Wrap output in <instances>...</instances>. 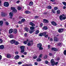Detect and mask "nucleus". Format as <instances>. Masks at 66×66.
<instances>
[{"mask_svg":"<svg viewBox=\"0 0 66 66\" xmlns=\"http://www.w3.org/2000/svg\"><path fill=\"white\" fill-rule=\"evenodd\" d=\"M43 23H41L40 24V27H43Z\"/></svg>","mask_w":66,"mask_h":66,"instance_id":"49","label":"nucleus"},{"mask_svg":"<svg viewBox=\"0 0 66 66\" xmlns=\"http://www.w3.org/2000/svg\"><path fill=\"white\" fill-rule=\"evenodd\" d=\"M43 29L45 30H47L48 29V27L46 26H44V27H43Z\"/></svg>","mask_w":66,"mask_h":66,"instance_id":"29","label":"nucleus"},{"mask_svg":"<svg viewBox=\"0 0 66 66\" xmlns=\"http://www.w3.org/2000/svg\"><path fill=\"white\" fill-rule=\"evenodd\" d=\"M48 49H49L50 48V45H48Z\"/></svg>","mask_w":66,"mask_h":66,"instance_id":"57","label":"nucleus"},{"mask_svg":"<svg viewBox=\"0 0 66 66\" xmlns=\"http://www.w3.org/2000/svg\"><path fill=\"white\" fill-rule=\"evenodd\" d=\"M9 37L10 38H13L14 37V36L12 34H11L9 36Z\"/></svg>","mask_w":66,"mask_h":66,"instance_id":"33","label":"nucleus"},{"mask_svg":"<svg viewBox=\"0 0 66 66\" xmlns=\"http://www.w3.org/2000/svg\"><path fill=\"white\" fill-rule=\"evenodd\" d=\"M24 29L25 31H26V32H29V28L26 27Z\"/></svg>","mask_w":66,"mask_h":66,"instance_id":"24","label":"nucleus"},{"mask_svg":"<svg viewBox=\"0 0 66 66\" xmlns=\"http://www.w3.org/2000/svg\"><path fill=\"white\" fill-rule=\"evenodd\" d=\"M54 10H56L58 9V8L57 7H54Z\"/></svg>","mask_w":66,"mask_h":66,"instance_id":"41","label":"nucleus"},{"mask_svg":"<svg viewBox=\"0 0 66 66\" xmlns=\"http://www.w3.org/2000/svg\"><path fill=\"white\" fill-rule=\"evenodd\" d=\"M27 33H26L24 34V36L25 37H27Z\"/></svg>","mask_w":66,"mask_h":66,"instance_id":"50","label":"nucleus"},{"mask_svg":"<svg viewBox=\"0 0 66 66\" xmlns=\"http://www.w3.org/2000/svg\"><path fill=\"white\" fill-rule=\"evenodd\" d=\"M1 13V16L2 17H6L7 15V14L5 13L4 12H2Z\"/></svg>","mask_w":66,"mask_h":66,"instance_id":"9","label":"nucleus"},{"mask_svg":"<svg viewBox=\"0 0 66 66\" xmlns=\"http://www.w3.org/2000/svg\"><path fill=\"white\" fill-rule=\"evenodd\" d=\"M17 10L19 11V10H21L22 9V7H21L20 6H18L17 8Z\"/></svg>","mask_w":66,"mask_h":66,"instance_id":"28","label":"nucleus"},{"mask_svg":"<svg viewBox=\"0 0 66 66\" xmlns=\"http://www.w3.org/2000/svg\"><path fill=\"white\" fill-rule=\"evenodd\" d=\"M25 14H28L31 13V12H30L29 11H25Z\"/></svg>","mask_w":66,"mask_h":66,"instance_id":"23","label":"nucleus"},{"mask_svg":"<svg viewBox=\"0 0 66 66\" xmlns=\"http://www.w3.org/2000/svg\"><path fill=\"white\" fill-rule=\"evenodd\" d=\"M29 6H32L33 4V2H30L29 3Z\"/></svg>","mask_w":66,"mask_h":66,"instance_id":"27","label":"nucleus"},{"mask_svg":"<svg viewBox=\"0 0 66 66\" xmlns=\"http://www.w3.org/2000/svg\"><path fill=\"white\" fill-rule=\"evenodd\" d=\"M37 47L39 48V50H43V47H42V44L41 43H39L37 44Z\"/></svg>","mask_w":66,"mask_h":66,"instance_id":"4","label":"nucleus"},{"mask_svg":"<svg viewBox=\"0 0 66 66\" xmlns=\"http://www.w3.org/2000/svg\"><path fill=\"white\" fill-rule=\"evenodd\" d=\"M43 14L44 15H47L48 14V12H46L45 11L43 13Z\"/></svg>","mask_w":66,"mask_h":66,"instance_id":"37","label":"nucleus"},{"mask_svg":"<svg viewBox=\"0 0 66 66\" xmlns=\"http://www.w3.org/2000/svg\"><path fill=\"white\" fill-rule=\"evenodd\" d=\"M43 21V23H48L49 22V21L47 20L46 19H44Z\"/></svg>","mask_w":66,"mask_h":66,"instance_id":"12","label":"nucleus"},{"mask_svg":"<svg viewBox=\"0 0 66 66\" xmlns=\"http://www.w3.org/2000/svg\"><path fill=\"white\" fill-rule=\"evenodd\" d=\"M51 64L52 65L54 66L55 65V62L54 59H52L51 60Z\"/></svg>","mask_w":66,"mask_h":66,"instance_id":"8","label":"nucleus"},{"mask_svg":"<svg viewBox=\"0 0 66 66\" xmlns=\"http://www.w3.org/2000/svg\"><path fill=\"white\" fill-rule=\"evenodd\" d=\"M66 6H64L63 7V9H66Z\"/></svg>","mask_w":66,"mask_h":66,"instance_id":"63","label":"nucleus"},{"mask_svg":"<svg viewBox=\"0 0 66 66\" xmlns=\"http://www.w3.org/2000/svg\"><path fill=\"white\" fill-rule=\"evenodd\" d=\"M35 65H38V63L37 62H35L34 63Z\"/></svg>","mask_w":66,"mask_h":66,"instance_id":"54","label":"nucleus"},{"mask_svg":"<svg viewBox=\"0 0 66 66\" xmlns=\"http://www.w3.org/2000/svg\"><path fill=\"white\" fill-rule=\"evenodd\" d=\"M42 57V54H41L39 56V58H40Z\"/></svg>","mask_w":66,"mask_h":66,"instance_id":"56","label":"nucleus"},{"mask_svg":"<svg viewBox=\"0 0 66 66\" xmlns=\"http://www.w3.org/2000/svg\"><path fill=\"white\" fill-rule=\"evenodd\" d=\"M64 31V29L60 28L59 29L58 31L59 33H62Z\"/></svg>","mask_w":66,"mask_h":66,"instance_id":"14","label":"nucleus"},{"mask_svg":"<svg viewBox=\"0 0 66 66\" xmlns=\"http://www.w3.org/2000/svg\"><path fill=\"white\" fill-rule=\"evenodd\" d=\"M3 43V40L2 39H0V44H2Z\"/></svg>","mask_w":66,"mask_h":66,"instance_id":"43","label":"nucleus"},{"mask_svg":"<svg viewBox=\"0 0 66 66\" xmlns=\"http://www.w3.org/2000/svg\"><path fill=\"white\" fill-rule=\"evenodd\" d=\"M52 12H53V13H54V14L55 13V11L53 9H52Z\"/></svg>","mask_w":66,"mask_h":66,"instance_id":"42","label":"nucleus"},{"mask_svg":"<svg viewBox=\"0 0 66 66\" xmlns=\"http://www.w3.org/2000/svg\"><path fill=\"white\" fill-rule=\"evenodd\" d=\"M15 40L14 39H13L10 41V43L11 44H14L15 43Z\"/></svg>","mask_w":66,"mask_h":66,"instance_id":"17","label":"nucleus"},{"mask_svg":"<svg viewBox=\"0 0 66 66\" xmlns=\"http://www.w3.org/2000/svg\"><path fill=\"white\" fill-rule=\"evenodd\" d=\"M58 64V62H56L55 63V65H56Z\"/></svg>","mask_w":66,"mask_h":66,"instance_id":"61","label":"nucleus"},{"mask_svg":"<svg viewBox=\"0 0 66 66\" xmlns=\"http://www.w3.org/2000/svg\"><path fill=\"white\" fill-rule=\"evenodd\" d=\"M15 54H18V53H19V52H15Z\"/></svg>","mask_w":66,"mask_h":66,"instance_id":"59","label":"nucleus"},{"mask_svg":"<svg viewBox=\"0 0 66 66\" xmlns=\"http://www.w3.org/2000/svg\"><path fill=\"white\" fill-rule=\"evenodd\" d=\"M62 44V43H59L58 44V45L59 46H60Z\"/></svg>","mask_w":66,"mask_h":66,"instance_id":"44","label":"nucleus"},{"mask_svg":"<svg viewBox=\"0 0 66 66\" xmlns=\"http://www.w3.org/2000/svg\"><path fill=\"white\" fill-rule=\"evenodd\" d=\"M54 42H59V38L56 37H53Z\"/></svg>","mask_w":66,"mask_h":66,"instance_id":"10","label":"nucleus"},{"mask_svg":"<svg viewBox=\"0 0 66 66\" xmlns=\"http://www.w3.org/2000/svg\"><path fill=\"white\" fill-rule=\"evenodd\" d=\"M13 32L14 34H17V30L16 29H15L13 30Z\"/></svg>","mask_w":66,"mask_h":66,"instance_id":"22","label":"nucleus"},{"mask_svg":"<svg viewBox=\"0 0 66 66\" xmlns=\"http://www.w3.org/2000/svg\"><path fill=\"white\" fill-rule=\"evenodd\" d=\"M47 8H48V9L50 10L52 9V7L51 6L49 5L47 7Z\"/></svg>","mask_w":66,"mask_h":66,"instance_id":"32","label":"nucleus"},{"mask_svg":"<svg viewBox=\"0 0 66 66\" xmlns=\"http://www.w3.org/2000/svg\"><path fill=\"white\" fill-rule=\"evenodd\" d=\"M2 59V56H1V55H0V60H1Z\"/></svg>","mask_w":66,"mask_h":66,"instance_id":"64","label":"nucleus"},{"mask_svg":"<svg viewBox=\"0 0 66 66\" xmlns=\"http://www.w3.org/2000/svg\"><path fill=\"white\" fill-rule=\"evenodd\" d=\"M44 59H47V55H46L45 56H44Z\"/></svg>","mask_w":66,"mask_h":66,"instance_id":"58","label":"nucleus"},{"mask_svg":"<svg viewBox=\"0 0 66 66\" xmlns=\"http://www.w3.org/2000/svg\"><path fill=\"white\" fill-rule=\"evenodd\" d=\"M29 40V39H27V40L26 41H25L23 42V43L24 44H25V45H26L28 43V41Z\"/></svg>","mask_w":66,"mask_h":66,"instance_id":"21","label":"nucleus"},{"mask_svg":"<svg viewBox=\"0 0 66 66\" xmlns=\"http://www.w3.org/2000/svg\"><path fill=\"white\" fill-rule=\"evenodd\" d=\"M10 9L11 10H12V12L13 13H16L17 12V10L16 9L15 7H12L10 8Z\"/></svg>","mask_w":66,"mask_h":66,"instance_id":"5","label":"nucleus"},{"mask_svg":"<svg viewBox=\"0 0 66 66\" xmlns=\"http://www.w3.org/2000/svg\"><path fill=\"white\" fill-rule=\"evenodd\" d=\"M37 57L36 56H34L33 57V59H36Z\"/></svg>","mask_w":66,"mask_h":66,"instance_id":"47","label":"nucleus"},{"mask_svg":"<svg viewBox=\"0 0 66 66\" xmlns=\"http://www.w3.org/2000/svg\"><path fill=\"white\" fill-rule=\"evenodd\" d=\"M20 2V1L19 0L17 1L16 3H19Z\"/></svg>","mask_w":66,"mask_h":66,"instance_id":"62","label":"nucleus"},{"mask_svg":"<svg viewBox=\"0 0 66 66\" xmlns=\"http://www.w3.org/2000/svg\"><path fill=\"white\" fill-rule=\"evenodd\" d=\"M66 15L63 14L62 15H60L59 16V19L61 21L63 20H65L66 19Z\"/></svg>","mask_w":66,"mask_h":66,"instance_id":"3","label":"nucleus"},{"mask_svg":"<svg viewBox=\"0 0 66 66\" xmlns=\"http://www.w3.org/2000/svg\"><path fill=\"white\" fill-rule=\"evenodd\" d=\"M4 46L3 45H1L0 46V49H4Z\"/></svg>","mask_w":66,"mask_h":66,"instance_id":"26","label":"nucleus"},{"mask_svg":"<svg viewBox=\"0 0 66 66\" xmlns=\"http://www.w3.org/2000/svg\"><path fill=\"white\" fill-rule=\"evenodd\" d=\"M32 44H33V41L32 40H29L27 43V46H30L32 45Z\"/></svg>","mask_w":66,"mask_h":66,"instance_id":"6","label":"nucleus"},{"mask_svg":"<svg viewBox=\"0 0 66 66\" xmlns=\"http://www.w3.org/2000/svg\"><path fill=\"white\" fill-rule=\"evenodd\" d=\"M18 64L19 65H21V64H22V62H18Z\"/></svg>","mask_w":66,"mask_h":66,"instance_id":"53","label":"nucleus"},{"mask_svg":"<svg viewBox=\"0 0 66 66\" xmlns=\"http://www.w3.org/2000/svg\"><path fill=\"white\" fill-rule=\"evenodd\" d=\"M44 36H45L44 37L45 38H47V37H48V35H46Z\"/></svg>","mask_w":66,"mask_h":66,"instance_id":"48","label":"nucleus"},{"mask_svg":"<svg viewBox=\"0 0 66 66\" xmlns=\"http://www.w3.org/2000/svg\"><path fill=\"white\" fill-rule=\"evenodd\" d=\"M49 55L50 56H51L52 55V53H49Z\"/></svg>","mask_w":66,"mask_h":66,"instance_id":"51","label":"nucleus"},{"mask_svg":"<svg viewBox=\"0 0 66 66\" xmlns=\"http://www.w3.org/2000/svg\"><path fill=\"white\" fill-rule=\"evenodd\" d=\"M4 5L5 7H8L9 6V3L8 2H4Z\"/></svg>","mask_w":66,"mask_h":66,"instance_id":"11","label":"nucleus"},{"mask_svg":"<svg viewBox=\"0 0 66 66\" xmlns=\"http://www.w3.org/2000/svg\"><path fill=\"white\" fill-rule=\"evenodd\" d=\"M14 14V13H13L12 12H10L9 13V16H13V15Z\"/></svg>","mask_w":66,"mask_h":66,"instance_id":"31","label":"nucleus"},{"mask_svg":"<svg viewBox=\"0 0 66 66\" xmlns=\"http://www.w3.org/2000/svg\"><path fill=\"white\" fill-rule=\"evenodd\" d=\"M22 22H21V21H19L18 22V23H19V24H21L22 23Z\"/></svg>","mask_w":66,"mask_h":66,"instance_id":"55","label":"nucleus"},{"mask_svg":"<svg viewBox=\"0 0 66 66\" xmlns=\"http://www.w3.org/2000/svg\"><path fill=\"white\" fill-rule=\"evenodd\" d=\"M47 33L45 32L40 33L39 34V36H45L46 35Z\"/></svg>","mask_w":66,"mask_h":66,"instance_id":"7","label":"nucleus"},{"mask_svg":"<svg viewBox=\"0 0 66 66\" xmlns=\"http://www.w3.org/2000/svg\"><path fill=\"white\" fill-rule=\"evenodd\" d=\"M39 30H37L36 31L35 34H37L39 33Z\"/></svg>","mask_w":66,"mask_h":66,"instance_id":"36","label":"nucleus"},{"mask_svg":"<svg viewBox=\"0 0 66 66\" xmlns=\"http://www.w3.org/2000/svg\"><path fill=\"white\" fill-rule=\"evenodd\" d=\"M20 48L21 50L20 53H23V54H24V55H27V52H24V48H25V47L24 46H20Z\"/></svg>","mask_w":66,"mask_h":66,"instance_id":"1","label":"nucleus"},{"mask_svg":"<svg viewBox=\"0 0 66 66\" xmlns=\"http://www.w3.org/2000/svg\"><path fill=\"white\" fill-rule=\"evenodd\" d=\"M6 56L7 58H8V59H10V58H11V57H12L11 54L10 53H7L6 55Z\"/></svg>","mask_w":66,"mask_h":66,"instance_id":"13","label":"nucleus"},{"mask_svg":"<svg viewBox=\"0 0 66 66\" xmlns=\"http://www.w3.org/2000/svg\"><path fill=\"white\" fill-rule=\"evenodd\" d=\"M51 50L52 51H58V50H57L56 48L54 47H52L51 48Z\"/></svg>","mask_w":66,"mask_h":66,"instance_id":"15","label":"nucleus"},{"mask_svg":"<svg viewBox=\"0 0 66 66\" xmlns=\"http://www.w3.org/2000/svg\"><path fill=\"white\" fill-rule=\"evenodd\" d=\"M14 44H15V45H18L19 44V42L17 41H15Z\"/></svg>","mask_w":66,"mask_h":66,"instance_id":"30","label":"nucleus"},{"mask_svg":"<svg viewBox=\"0 0 66 66\" xmlns=\"http://www.w3.org/2000/svg\"><path fill=\"white\" fill-rule=\"evenodd\" d=\"M51 23H52V25H53L54 26H56V25H57V24H56V23L54 21L52 22H51Z\"/></svg>","mask_w":66,"mask_h":66,"instance_id":"16","label":"nucleus"},{"mask_svg":"<svg viewBox=\"0 0 66 66\" xmlns=\"http://www.w3.org/2000/svg\"><path fill=\"white\" fill-rule=\"evenodd\" d=\"M45 64H48L49 63V62H48V61H45Z\"/></svg>","mask_w":66,"mask_h":66,"instance_id":"45","label":"nucleus"},{"mask_svg":"<svg viewBox=\"0 0 66 66\" xmlns=\"http://www.w3.org/2000/svg\"><path fill=\"white\" fill-rule=\"evenodd\" d=\"M19 56L18 55H16L14 57L15 60H17V59H19Z\"/></svg>","mask_w":66,"mask_h":66,"instance_id":"20","label":"nucleus"},{"mask_svg":"<svg viewBox=\"0 0 66 66\" xmlns=\"http://www.w3.org/2000/svg\"><path fill=\"white\" fill-rule=\"evenodd\" d=\"M13 32V29H10L9 30V33L10 34H12Z\"/></svg>","mask_w":66,"mask_h":66,"instance_id":"18","label":"nucleus"},{"mask_svg":"<svg viewBox=\"0 0 66 66\" xmlns=\"http://www.w3.org/2000/svg\"><path fill=\"white\" fill-rule=\"evenodd\" d=\"M37 62H40V61H42V59L39 58H38V59H37Z\"/></svg>","mask_w":66,"mask_h":66,"instance_id":"35","label":"nucleus"},{"mask_svg":"<svg viewBox=\"0 0 66 66\" xmlns=\"http://www.w3.org/2000/svg\"><path fill=\"white\" fill-rule=\"evenodd\" d=\"M57 14H60V13H61V12L60 11V10H57Z\"/></svg>","mask_w":66,"mask_h":66,"instance_id":"34","label":"nucleus"},{"mask_svg":"<svg viewBox=\"0 0 66 66\" xmlns=\"http://www.w3.org/2000/svg\"><path fill=\"white\" fill-rule=\"evenodd\" d=\"M39 16L36 15L35 16L34 19H35L36 18H39Z\"/></svg>","mask_w":66,"mask_h":66,"instance_id":"40","label":"nucleus"},{"mask_svg":"<svg viewBox=\"0 0 66 66\" xmlns=\"http://www.w3.org/2000/svg\"><path fill=\"white\" fill-rule=\"evenodd\" d=\"M34 31H35V30H29V33H30V34H32V33H33V32H34Z\"/></svg>","mask_w":66,"mask_h":66,"instance_id":"19","label":"nucleus"},{"mask_svg":"<svg viewBox=\"0 0 66 66\" xmlns=\"http://www.w3.org/2000/svg\"><path fill=\"white\" fill-rule=\"evenodd\" d=\"M63 54L64 55H66V50H65L63 52Z\"/></svg>","mask_w":66,"mask_h":66,"instance_id":"46","label":"nucleus"},{"mask_svg":"<svg viewBox=\"0 0 66 66\" xmlns=\"http://www.w3.org/2000/svg\"><path fill=\"white\" fill-rule=\"evenodd\" d=\"M29 24L30 25L32 26L30 27V30H34L35 29V27H34L35 26V24L32 22H30Z\"/></svg>","mask_w":66,"mask_h":66,"instance_id":"2","label":"nucleus"},{"mask_svg":"<svg viewBox=\"0 0 66 66\" xmlns=\"http://www.w3.org/2000/svg\"><path fill=\"white\" fill-rule=\"evenodd\" d=\"M5 23L6 24V25H7V26H8V25L9 24V23H8V22L7 21Z\"/></svg>","mask_w":66,"mask_h":66,"instance_id":"60","label":"nucleus"},{"mask_svg":"<svg viewBox=\"0 0 66 66\" xmlns=\"http://www.w3.org/2000/svg\"><path fill=\"white\" fill-rule=\"evenodd\" d=\"M62 3L63 5H65V6H66V2H62Z\"/></svg>","mask_w":66,"mask_h":66,"instance_id":"38","label":"nucleus"},{"mask_svg":"<svg viewBox=\"0 0 66 66\" xmlns=\"http://www.w3.org/2000/svg\"><path fill=\"white\" fill-rule=\"evenodd\" d=\"M50 41L51 42H53V40L52 38H50Z\"/></svg>","mask_w":66,"mask_h":66,"instance_id":"52","label":"nucleus"},{"mask_svg":"<svg viewBox=\"0 0 66 66\" xmlns=\"http://www.w3.org/2000/svg\"><path fill=\"white\" fill-rule=\"evenodd\" d=\"M25 19H23L21 20V21L22 22H24V21H25Z\"/></svg>","mask_w":66,"mask_h":66,"instance_id":"39","label":"nucleus"},{"mask_svg":"<svg viewBox=\"0 0 66 66\" xmlns=\"http://www.w3.org/2000/svg\"><path fill=\"white\" fill-rule=\"evenodd\" d=\"M3 22L2 20L0 21V26H3Z\"/></svg>","mask_w":66,"mask_h":66,"instance_id":"25","label":"nucleus"}]
</instances>
